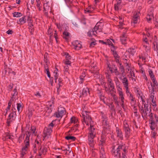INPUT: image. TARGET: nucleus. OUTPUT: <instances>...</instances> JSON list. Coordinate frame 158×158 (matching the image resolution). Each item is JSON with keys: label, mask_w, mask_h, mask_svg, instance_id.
<instances>
[{"label": "nucleus", "mask_w": 158, "mask_h": 158, "mask_svg": "<svg viewBox=\"0 0 158 158\" xmlns=\"http://www.w3.org/2000/svg\"><path fill=\"white\" fill-rule=\"evenodd\" d=\"M111 153L114 157L117 158H127L126 154L127 152L126 146L123 143L114 144L111 147Z\"/></svg>", "instance_id": "obj_1"}, {"label": "nucleus", "mask_w": 158, "mask_h": 158, "mask_svg": "<svg viewBox=\"0 0 158 158\" xmlns=\"http://www.w3.org/2000/svg\"><path fill=\"white\" fill-rule=\"evenodd\" d=\"M88 113V112L86 110H84L82 111V119L81 120L84 125L85 123L87 125H88L89 123H90V128L89 129L88 136L95 137L96 134L95 128L93 126L91 125L92 123L93 122H92L91 118L89 114Z\"/></svg>", "instance_id": "obj_2"}, {"label": "nucleus", "mask_w": 158, "mask_h": 158, "mask_svg": "<svg viewBox=\"0 0 158 158\" xmlns=\"http://www.w3.org/2000/svg\"><path fill=\"white\" fill-rule=\"evenodd\" d=\"M104 24L102 22H98L93 29L89 31L88 32V35L89 37L97 36L99 33L102 31Z\"/></svg>", "instance_id": "obj_3"}, {"label": "nucleus", "mask_w": 158, "mask_h": 158, "mask_svg": "<svg viewBox=\"0 0 158 158\" xmlns=\"http://www.w3.org/2000/svg\"><path fill=\"white\" fill-rule=\"evenodd\" d=\"M149 117L150 127L152 130H153L158 127V117L156 114L153 117L152 113H151L149 114Z\"/></svg>", "instance_id": "obj_4"}, {"label": "nucleus", "mask_w": 158, "mask_h": 158, "mask_svg": "<svg viewBox=\"0 0 158 158\" xmlns=\"http://www.w3.org/2000/svg\"><path fill=\"white\" fill-rule=\"evenodd\" d=\"M26 135L27 136L24 141L25 145L22 148L21 153V157H23L26 154V152L29 147V137L31 135V132L29 131H27L26 133Z\"/></svg>", "instance_id": "obj_5"}, {"label": "nucleus", "mask_w": 158, "mask_h": 158, "mask_svg": "<svg viewBox=\"0 0 158 158\" xmlns=\"http://www.w3.org/2000/svg\"><path fill=\"white\" fill-rule=\"evenodd\" d=\"M144 108L139 106V111L143 119H145L147 118L148 116L149 117V114L152 113L151 112V110L148 109V106H146L145 104H144Z\"/></svg>", "instance_id": "obj_6"}, {"label": "nucleus", "mask_w": 158, "mask_h": 158, "mask_svg": "<svg viewBox=\"0 0 158 158\" xmlns=\"http://www.w3.org/2000/svg\"><path fill=\"white\" fill-rule=\"evenodd\" d=\"M54 124L53 123H51L49 124L48 127L45 128L44 129L43 134V137L44 140L45 139H48L49 137L50 134L52 131V129Z\"/></svg>", "instance_id": "obj_7"}, {"label": "nucleus", "mask_w": 158, "mask_h": 158, "mask_svg": "<svg viewBox=\"0 0 158 158\" xmlns=\"http://www.w3.org/2000/svg\"><path fill=\"white\" fill-rule=\"evenodd\" d=\"M11 110L12 112L9 114L6 123L8 126H10V124L11 122L15 120L16 116L15 108H14V109H12Z\"/></svg>", "instance_id": "obj_8"}, {"label": "nucleus", "mask_w": 158, "mask_h": 158, "mask_svg": "<svg viewBox=\"0 0 158 158\" xmlns=\"http://www.w3.org/2000/svg\"><path fill=\"white\" fill-rule=\"evenodd\" d=\"M123 127L124 131H125V137L128 138L131 134V130L129 125L126 121H124Z\"/></svg>", "instance_id": "obj_9"}, {"label": "nucleus", "mask_w": 158, "mask_h": 158, "mask_svg": "<svg viewBox=\"0 0 158 158\" xmlns=\"http://www.w3.org/2000/svg\"><path fill=\"white\" fill-rule=\"evenodd\" d=\"M69 28L68 26H64L63 27V28L61 29V30L64 31L63 33V36L65 40H68L71 38V35L70 33L68 32Z\"/></svg>", "instance_id": "obj_10"}, {"label": "nucleus", "mask_w": 158, "mask_h": 158, "mask_svg": "<svg viewBox=\"0 0 158 158\" xmlns=\"http://www.w3.org/2000/svg\"><path fill=\"white\" fill-rule=\"evenodd\" d=\"M139 15L140 13L139 12H135L134 13L131 22V24L132 26L135 27V24L138 23L139 19Z\"/></svg>", "instance_id": "obj_11"}, {"label": "nucleus", "mask_w": 158, "mask_h": 158, "mask_svg": "<svg viewBox=\"0 0 158 158\" xmlns=\"http://www.w3.org/2000/svg\"><path fill=\"white\" fill-rule=\"evenodd\" d=\"M119 79L121 81L122 84L126 89L127 92L128 89L129 82L127 78L126 77H124L122 78L121 77L119 78Z\"/></svg>", "instance_id": "obj_12"}, {"label": "nucleus", "mask_w": 158, "mask_h": 158, "mask_svg": "<svg viewBox=\"0 0 158 158\" xmlns=\"http://www.w3.org/2000/svg\"><path fill=\"white\" fill-rule=\"evenodd\" d=\"M72 45L74 47V48L76 50H79L81 47L82 45L80 42L78 41V40H73L72 42Z\"/></svg>", "instance_id": "obj_13"}, {"label": "nucleus", "mask_w": 158, "mask_h": 158, "mask_svg": "<svg viewBox=\"0 0 158 158\" xmlns=\"http://www.w3.org/2000/svg\"><path fill=\"white\" fill-rule=\"evenodd\" d=\"M38 148V152L39 156H40L41 155L47 152V149L46 148L43 147L42 146H40L39 148Z\"/></svg>", "instance_id": "obj_14"}, {"label": "nucleus", "mask_w": 158, "mask_h": 158, "mask_svg": "<svg viewBox=\"0 0 158 158\" xmlns=\"http://www.w3.org/2000/svg\"><path fill=\"white\" fill-rule=\"evenodd\" d=\"M151 11L150 13L148 12V15L146 17L147 20L149 23L153 18V9L152 8H150L149 10Z\"/></svg>", "instance_id": "obj_15"}, {"label": "nucleus", "mask_w": 158, "mask_h": 158, "mask_svg": "<svg viewBox=\"0 0 158 158\" xmlns=\"http://www.w3.org/2000/svg\"><path fill=\"white\" fill-rule=\"evenodd\" d=\"M48 106L47 107V110L46 112L50 114L52 111V109L54 107V105L53 102H48Z\"/></svg>", "instance_id": "obj_16"}, {"label": "nucleus", "mask_w": 158, "mask_h": 158, "mask_svg": "<svg viewBox=\"0 0 158 158\" xmlns=\"http://www.w3.org/2000/svg\"><path fill=\"white\" fill-rule=\"evenodd\" d=\"M116 132L117 134V136L121 140H122L123 139V136L121 130H120L118 127H116Z\"/></svg>", "instance_id": "obj_17"}, {"label": "nucleus", "mask_w": 158, "mask_h": 158, "mask_svg": "<svg viewBox=\"0 0 158 158\" xmlns=\"http://www.w3.org/2000/svg\"><path fill=\"white\" fill-rule=\"evenodd\" d=\"M106 139L104 135H101V139L99 143V145L100 146V148L103 147V146L105 144Z\"/></svg>", "instance_id": "obj_18"}, {"label": "nucleus", "mask_w": 158, "mask_h": 158, "mask_svg": "<svg viewBox=\"0 0 158 158\" xmlns=\"http://www.w3.org/2000/svg\"><path fill=\"white\" fill-rule=\"evenodd\" d=\"M89 88L87 87L85 88L82 90L81 95L83 97H85L89 94Z\"/></svg>", "instance_id": "obj_19"}, {"label": "nucleus", "mask_w": 158, "mask_h": 158, "mask_svg": "<svg viewBox=\"0 0 158 158\" xmlns=\"http://www.w3.org/2000/svg\"><path fill=\"white\" fill-rule=\"evenodd\" d=\"M94 137L88 136V143L90 147L93 148L94 145Z\"/></svg>", "instance_id": "obj_20"}, {"label": "nucleus", "mask_w": 158, "mask_h": 158, "mask_svg": "<svg viewBox=\"0 0 158 158\" xmlns=\"http://www.w3.org/2000/svg\"><path fill=\"white\" fill-rule=\"evenodd\" d=\"M26 16H25L19 19L17 22L18 24L21 25L25 23L26 21Z\"/></svg>", "instance_id": "obj_21"}, {"label": "nucleus", "mask_w": 158, "mask_h": 158, "mask_svg": "<svg viewBox=\"0 0 158 158\" xmlns=\"http://www.w3.org/2000/svg\"><path fill=\"white\" fill-rule=\"evenodd\" d=\"M99 42L100 43H102L104 44H105L106 45H110L111 44V46H112V48H111V51L113 52L115 51V49L114 48L113 44H112V43L111 42H110V43H109L108 42H104L102 40H99Z\"/></svg>", "instance_id": "obj_22"}, {"label": "nucleus", "mask_w": 158, "mask_h": 158, "mask_svg": "<svg viewBox=\"0 0 158 158\" xmlns=\"http://www.w3.org/2000/svg\"><path fill=\"white\" fill-rule=\"evenodd\" d=\"M148 88L149 91L151 92V94L152 93H154V92L155 90V88L154 86L153 85L152 82H151L149 85H148Z\"/></svg>", "instance_id": "obj_23"}, {"label": "nucleus", "mask_w": 158, "mask_h": 158, "mask_svg": "<svg viewBox=\"0 0 158 158\" xmlns=\"http://www.w3.org/2000/svg\"><path fill=\"white\" fill-rule=\"evenodd\" d=\"M36 143L34 146V148L33 151L34 153H36L37 152V148H39L40 146V143L38 141H35Z\"/></svg>", "instance_id": "obj_24"}, {"label": "nucleus", "mask_w": 158, "mask_h": 158, "mask_svg": "<svg viewBox=\"0 0 158 158\" xmlns=\"http://www.w3.org/2000/svg\"><path fill=\"white\" fill-rule=\"evenodd\" d=\"M121 8L120 2H118L114 5V8L116 11H118Z\"/></svg>", "instance_id": "obj_25"}, {"label": "nucleus", "mask_w": 158, "mask_h": 158, "mask_svg": "<svg viewBox=\"0 0 158 158\" xmlns=\"http://www.w3.org/2000/svg\"><path fill=\"white\" fill-rule=\"evenodd\" d=\"M100 158H106L105 153L103 147L100 148Z\"/></svg>", "instance_id": "obj_26"}, {"label": "nucleus", "mask_w": 158, "mask_h": 158, "mask_svg": "<svg viewBox=\"0 0 158 158\" xmlns=\"http://www.w3.org/2000/svg\"><path fill=\"white\" fill-rule=\"evenodd\" d=\"M154 93H152L150 94V98L152 99V101L153 104H152L153 106H156V100L154 99Z\"/></svg>", "instance_id": "obj_27"}, {"label": "nucleus", "mask_w": 158, "mask_h": 158, "mask_svg": "<svg viewBox=\"0 0 158 158\" xmlns=\"http://www.w3.org/2000/svg\"><path fill=\"white\" fill-rule=\"evenodd\" d=\"M58 110L63 115L65 114L66 112L65 108L60 106L59 107Z\"/></svg>", "instance_id": "obj_28"}, {"label": "nucleus", "mask_w": 158, "mask_h": 158, "mask_svg": "<svg viewBox=\"0 0 158 158\" xmlns=\"http://www.w3.org/2000/svg\"><path fill=\"white\" fill-rule=\"evenodd\" d=\"M118 94L119 96V98H120L122 102H123V101L124 98L123 96V93L122 91V90H121L118 91Z\"/></svg>", "instance_id": "obj_29"}, {"label": "nucleus", "mask_w": 158, "mask_h": 158, "mask_svg": "<svg viewBox=\"0 0 158 158\" xmlns=\"http://www.w3.org/2000/svg\"><path fill=\"white\" fill-rule=\"evenodd\" d=\"M13 92H14V93L13 94L12 97L11 98H13V99L15 100V101L16 99H15L16 98V96L18 94L17 90L16 87L14 89Z\"/></svg>", "instance_id": "obj_30"}, {"label": "nucleus", "mask_w": 158, "mask_h": 158, "mask_svg": "<svg viewBox=\"0 0 158 158\" xmlns=\"http://www.w3.org/2000/svg\"><path fill=\"white\" fill-rule=\"evenodd\" d=\"M36 6L39 10H41V6L40 0H36Z\"/></svg>", "instance_id": "obj_31"}, {"label": "nucleus", "mask_w": 158, "mask_h": 158, "mask_svg": "<svg viewBox=\"0 0 158 158\" xmlns=\"http://www.w3.org/2000/svg\"><path fill=\"white\" fill-rule=\"evenodd\" d=\"M127 51L130 54L133 56L134 55V54L135 52V49L133 48H130L128 49Z\"/></svg>", "instance_id": "obj_32"}, {"label": "nucleus", "mask_w": 158, "mask_h": 158, "mask_svg": "<svg viewBox=\"0 0 158 158\" xmlns=\"http://www.w3.org/2000/svg\"><path fill=\"white\" fill-rule=\"evenodd\" d=\"M65 139L68 140L74 141L75 140L76 138L73 136L68 135L65 137Z\"/></svg>", "instance_id": "obj_33"}, {"label": "nucleus", "mask_w": 158, "mask_h": 158, "mask_svg": "<svg viewBox=\"0 0 158 158\" xmlns=\"http://www.w3.org/2000/svg\"><path fill=\"white\" fill-rule=\"evenodd\" d=\"M153 82V85L154 86L155 88H158V84L157 81H156V78L155 77L151 79Z\"/></svg>", "instance_id": "obj_34"}, {"label": "nucleus", "mask_w": 158, "mask_h": 158, "mask_svg": "<svg viewBox=\"0 0 158 158\" xmlns=\"http://www.w3.org/2000/svg\"><path fill=\"white\" fill-rule=\"evenodd\" d=\"M63 115L60 114L58 110L56 112H55L54 114V116L56 117L57 118H61Z\"/></svg>", "instance_id": "obj_35"}, {"label": "nucleus", "mask_w": 158, "mask_h": 158, "mask_svg": "<svg viewBox=\"0 0 158 158\" xmlns=\"http://www.w3.org/2000/svg\"><path fill=\"white\" fill-rule=\"evenodd\" d=\"M107 119L102 120V124L105 127H109V125L108 122H107Z\"/></svg>", "instance_id": "obj_36"}, {"label": "nucleus", "mask_w": 158, "mask_h": 158, "mask_svg": "<svg viewBox=\"0 0 158 158\" xmlns=\"http://www.w3.org/2000/svg\"><path fill=\"white\" fill-rule=\"evenodd\" d=\"M25 134H21L18 138V142L20 143L22 141L24 137Z\"/></svg>", "instance_id": "obj_37"}, {"label": "nucleus", "mask_w": 158, "mask_h": 158, "mask_svg": "<svg viewBox=\"0 0 158 158\" xmlns=\"http://www.w3.org/2000/svg\"><path fill=\"white\" fill-rule=\"evenodd\" d=\"M85 76V71H84L82 73V74L80 76V79L81 80V83H83V80H84V78Z\"/></svg>", "instance_id": "obj_38"}, {"label": "nucleus", "mask_w": 158, "mask_h": 158, "mask_svg": "<svg viewBox=\"0 0 158 158\" xmlns=\"http://www.w3.org/2000/svg\"><path fill=\"white\" fill-rule=\"evenodd\" d=\"M119 69L120 70L121 72H122V75L123 77L124 76H125L124 74L125 72L124 68L121 63H119Z\"/></svg>", "instance_id": "obj_39"}, {"label": "nucleus", "mask_w": 158, "mask_h": 158, "mask_svg": "<svg viewBox=\"0 0 158 158\" xmlns=\"http://www.w3.org/2000/svg\"><path fill=\"white\" fill-rule=\"evenodd\" d=\"M130 99L131 101V104L132 105H134L135 104V98L133 97V96L131 94L130 97Z\"/></svg>", "instance_id": "obj_40"}, {"label": "nucleus", "mask_w": 158, "mask_h": 158, "mask_svg": "<svg viewBox=\"0 0 158 158\" xmlns=\"http://www.w3.org/2000/svg\"><path fill=\"white\" fill-rule=\"evenodd\" d=\"M14 102V103H15V100L13 99V98H11V99L9 100L8 103V105L11 106V104H12V106L13 107V109H14V106H15V104H13V102Z\"/></svg>", "instance_id": "obj_41"}, {"label": "nucleus", "mask_w": 158, "mask_h": 158, "mask_svg": "<svg viewBox=\"0 0 158 158\" xmlns=\"http://www.w3.org/2000/svg\"><path fill=\"white\" fill-rule=\"evenodd\" d=\"M52 28H51L50 27H49V29L48 31L47 34L49 35V37H50V38H52L51 37L52 36Z\"/></svg>", "instance_id": "obj_42"}, {"label": "nucleus", "mask_w": 158, "mask_h": 158, "mask_svg": "<svg viewBox=\"0 0 158 158\" xmlns=\"http://www.w3.org/2000/svg\"><path fill=\"white\" fill-rule=\"evenodd\" d=\"M6 73L7 72H8V74L10 75L11 74H13V75H15L16 73L15 72H14L13 71H12L11 69H9L7 70H6Z\"/></svg>", "instance_id": "obj_43"}, {"label": "nucleus", "mask_w": 158, "mask_h": 158, "mask_svg": "<svg viewBox=\"0 0 158 158\" xmlns=\"http://www.w3.org/2000/svg\"><path fill=\"white\" fill-rule=\"evenodd\" d=\"M148 73L151 79L155 78V76L154 75L151 69H149L148 70Z\"/></svg>", "instance_id": "obj_44"}, {"label": "nucleus", "mask_w": 158, "mask_h": 158, "mask_svg": "<svg viewBox=\"0 0 158 158\" xmlns=\"http://www.w3.org/2000/svg\"><path fill=\"white\" fill-rule=\"evenodd\" d=\"M13 14L14 17H19L22 15L21 13L18 12H15Z\"/></svg>", "instance_id": "obj_45"}, {"label": "nucleus", "mask_w": 158, "mask_h": 158, "mask_svg": "<svg viewBox=\"0 0 158 158\" xmlns=\"http://www.w3.org/2000/svg\"><path fill=\"white\" fill-rule=\"evenodd\" d=\"M44 11H45V12L48 11V10L49 9V7L47 5V3L45 4L44 5Z\"/></svg>", "instance_id": "obj_46"}, {"label": "nucleus", "mask_w": 158, "mask_h": 158, "mask_svg": "<svg viewBox=\"0 0 158 158\" xmlns=\"http://www.w3.org/2000/svg\"><path fill=\"white\" fill-rule=\"evenodd\" d=\"M115 83L116 85L118 91L122 90V88L120 87V83L119 81L116 82Z\"/></svg>", "instance_id": "obj_47"}, {"label": "nucleus", "mask_w": 158, "mask_h": 158, "mask_svg": "<svg viewBox=\"0 0 158 158\" xmlns=\"http://www.w3.org/2000/svg\"><path fill=\"white\" fill-rule=\"evenodd\" d=\"M110 88H111V90L112 91H114V86L113 82L108 84Z\"/></svg>", "instance_id": "obj_48"}, {"label": "nucleus", "mask_w": 158, "mask_h": 158, "mask_svg": "<svg viewBox=\"0 0 158 158\" xmlns=\"http://www.w3.org/2000/svg\"><path fill=\"white\" fill-rule=\"evenodd\" d=\"M48 55V54L47 53H45L44 55V63H46V62H49L48 60L47 56Z\"/></svg>", "instance_id": "obj_49"}, {"label": "nucleus", "mask_w": 158, "mask_h": 158, "mask_svg": "<svg viewBox=\"0 0 158 158\" xmlns=\"http://www.w3.org/2000/svg\"><path fill=\"white\" fill-rule=\"evenodd\" d=\"M57 71H58V70L57 69H56V70H55V71H54V73H55V74L54 75V77H55V82H56V83H57V79L58 76V75L57 74Z\"/></svg>", "instance_id": "obj_50"}, {"label": "nucleus", "mask_w": 158, "mask_h": 158, "mask_svg": "<svg viewBox=\"0 0 158 158\" xmlns=\"http://www.w3.org/2000/svg\"><path fill=\"white\" fill-rule=\"evenodd\" d=\"M77 121V119L75 117H71L70 119V122L71 123H76Z\"/></svg>", "instance_id": "obj_51"}, {"label": "nucleus", "mask_w": 158, "mask_h": 158, "mask_svg": "<svg viewBox=\"0 0 158 158\" xmlns=\"http://www.w3.org/2000/svg\"><path fill=\"white\" fill-rule=\"evenodd\" d=\"M13 136L12 135H10L8 133L6 134V139H10L12 140L13 139Z\"/></svg>", "instance_id": "obj_52"}, {"label": "nucleus", "mask_w": 158, "mask_h": 158, "mask_svg": "<svg viewBox=\"0 0 158 158\" xmlns=\"http://www.w3.org/2000/svg\"><path fill=\"white\" fill-rule=\"evenodd\" d=\"M106 78L107 79L108 84L111 83L112 82V80L110 76L109 75H108L106 77Z\"/></svg>", "instance_id": "obj_53"}, {"label": "nucleus", "mask_w": 158, "mask_h": 158, "mask_svg": "<svg viewBox=\"0 0 158 158\" xmlns=\"http://www.w3.org/2000/svg\"><path fill=\"white\" fill-rule=\"evenodd\" d=\"M49 63V62H46L44 64V66L45 70L49 69L48 64Z\"/></svg>", "instance_id": "obj_54"}, {"label": "nucleus", "mask_w": 158, "mask_h": 158, "mask_svg": "<svg viewBox=\"0 0 158 158\" xmlns=\"http://www.w3.org/2000/svg\"><path fill=\"white\" fill-rule=\"evenodd\" d=\"M29 31L31 33V34H33L34 32V29L33 26H30L29 27Z\"/></svg>", "instance_id": "obj_55"}, {"label": "nucleus", "mask_w": 158, "mask_h": 158, "mask_svg": "<svg viewBox=\"0 0 158 158\" xmlns=\"http://www.w3.org/2000/svg\"><path fill=\"white\" fill-rule=\"evenodd\" d=\"M69 59H66V60L64 62V63L66 65H68V66H70L71 62L68 60Z\"/></svg>", "instance_id": "obj_56"}, {"label": "nucleus", "mask_w": 158, "mask_h": 158, "mask_svg": "<svg viewBox=\"0 0 158 158\" xmlns=\"http://www.w3.org/2000/svg\"><path fill=\"white\" fill-rule=\"evenodd\" d=\"M98 93L100 99L102 100L104 99V97L102 95V94H101V92L100 91L98 90Z\"/></svg>", "instance_id": "obj_57"}, {"label": "nucleus", "mask_w": 158, "mask_h": 158, "mask_svg": "<svg viewBox=\"0 0 158 158\" xmlns=\"http://www.w3.org/2000/svg\"><path fill=\"white\" fill-rule=\"evenodd\" d=\"M96 43L95 42V41H93L92 42H91L89 45V47L90 48H93L94 47V46L95 45H96Z\"/></svg>", "instance_id": "obj_58"}, {"label": "nucleus", "mask_w": 158, "mask_h": 158, "mask_svg": "<svg viewBox=\"0 0 158 158\" xmlns=\"http://www.w3.org/2000/svg\"><path fill=\"white\" fill-rule=\"evenodd\" d=\"M45 70V73H46V74H47L48 77H49V78H50L51 77L50 73L49 72V69H47Z\"/></svg>", "instance_id": "obj_59"}, {"label": "nucleus", "mask_w": 158, "mask_h": 158, "mask_svg": "<svg viewBox=\"0 0 158 158\" xmlns=\"http://www.w3.org/2000/svg\"><path fill=\"white\" fill-rule=\"evenodd\" d=\"M127 38V35L125 34H124L122 36H121L120 40H126Z\"/></svg>", "instance_id": "obj_60"}, {"label": "nucleus", "mask_w": 158, "mask_h": 158, "mask_svg": "<svg viewBox=\"0 0 158 158\" xmlns=\"http://www.w3.org/2000/svg\"><path fill=\"white\" fill-rule=\"evenodd\" d=\"M69 66L68 65H65L64 67V71L68 72L69 71Z\"/></svg>", "instance_id": "obj_61"}, {"label": "nucleus", "mask_w": 158, "mask_h": 158, "mask_svg": "<svg viewBox=\"0 0 158 158\" xmlns=\"http://www.w3.org/2000/svg\"><path fill=\"white\" fill-rule=\"evenodd\" d=\"M113 98L114 99V102L118 101V98L117 96H116L115 95H114L113 96Z\"/></svg>", "instance_id": "obj_62"}, {"label": "nucleus", "mask_w": 158, "mask_h": 158, "mask_svg": "<svg viewBox=\"0 0 158 158\" xmlns=\"http://www.w3.org/2000/svg\"><path fill=\"white\" fill-rule=\"evenodd\" d=\"M114 73L115 74V75L116 76H118L119 74V72L118 71V69L116 68H115L114 69Z\"/></svg>", "instance_id": "obj_63"}, {"label": "nucleus", "mask_w": 158, "mask_h": 158, "mask_svg": "<svg viewBox=\"0 0 158 158\" xmlns=\"http://www.w3.org/2000/svg\"><path fill=\"white\" fill-rule=\"evenodd\" d=\"M92 12V11L91 10H89L87 8L85 10V13H91Z\"/></svg>", "instance_id": "obj_64"}]
</instances>
